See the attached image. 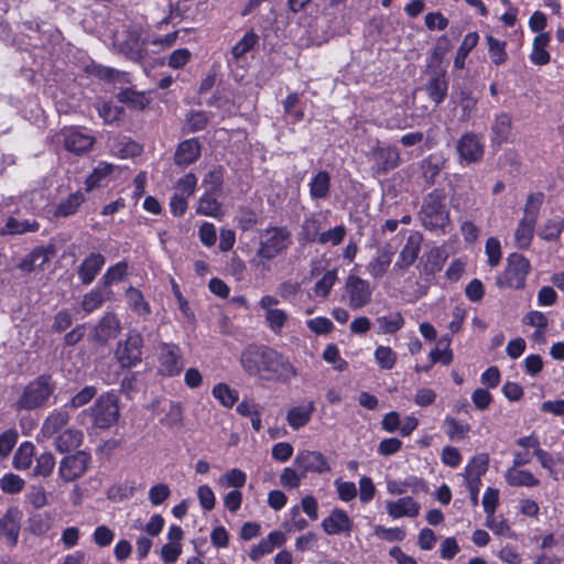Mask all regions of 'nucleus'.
<instances>
[{
	"mask_svg": "<svg viewBox=\"0 0 564 564\" xmlns=\"http://www.w3.org/2000/svg\"><path fill=\"white\" fill-rule=\"evenodd\" d=\"M240 365L249 376L265 381L285 383L297 376L289 357L265 345H248L240 355Z\"/></svg>",
	"mask_w": 564,
	"mask_h": 564,
	"instance_id": "1",
	"label": "nucleus"
},
{
	"mask_svg": "<svg viewBox=\"0 0 564 564\" xmlns=\"http://www.w3.org/2000/svg\"><path fill=\"white\" fill-rule=\"evenodd\" d=\"M57 382L51 373H42L29 381L19 392L12 408L15 412L43 409L55 397Z\"/></svg>",
	"mask_w": 564,
	"mask_h": 564,
	"instance_id": "2",
	"label": "nucleus"
},
{
	"mask_svg": "<svg viewBox=\"0 0 564 564\" xmlns=\"http://www.w3.org/2000/svg\"><path fill=\"white\" fill-rule=\"evenodd\" d=\"M419 217L422 226L430 231H445L449 224V210L445 204L443 191L434 189L422 203Z\"/></svg>",
	"mask_w": 564,
	"mask_h": 564,
	"instance_id": "3",
	"label": "nucleus"
},
{
	"mask_svg": "<svg viewBox=\"0 0 564 564\" xmlns=\"http://www.w3.org/2000/svg\"><path fill=\"white\" fill-rule=\"evenodd\" d=\"M151 36L144 28L134 25L128 28L121 35L115 37V46L127 58L134 62L144 61L148 55V46Z\"/></svg>",
	"mask_w": 564,
	"mask_h": 564,
	"instance_id": "4",
	"label": "nucleus"
},
{
	"mask_svg": "<svg viewBox=\"0 0 564 564\" xmlns=\"http://www.w3.org/2000/svg\"><path fill=\"white\" fill-rule=\"evenodd\" d=\"M542 202V193H532L528 196L523 216L514 231V243L518 249L525 250L531 246Z\"/></svg>",
	"mask_w": 564,
	"mask_h": 564,
	"instance_id": "5",
	"label": "nucleus"
},
{
	"mask_svg": "<svg viewBox=\"0 0 564 564\" xmlns=\"http://www.w3.org/2000/svg\"><path fill=\"white\" fill-rule=\"evenodd\" d=\"M291 245V232L286 227H271L260 236L257 256L264 260H272Z\"/></svg>",
	"mask_w": 564,
	"mask_h": 564,
	"instance_id": "6",
	"label": "nucleus"
},
{
	"mask_svg": "<svg viewBox=\"0 0 564 564\" xmlns=\"http://www.w3.org/2000/svg\"><path fill=\"white\" fill-rule=\"evenodd\" d=\"M90 413L97 427L108 429L112 426L119 417L117 395L112 392L101 394L90 408Z\"/></svg>",
	"mask_w": 564,
	"mask_h": 564,
	"instance_id": "7",
	"label": "nucleus"
},
{
	"mask_svg": "<svg viewBox=\"0 0 564 564\" xmlns=\"http://www.w3.org/2000/svg\"><path fill=\"white\" fill-rule=\"evenodd\" d=\"M203 183L208 185V188L199 198L196 213L204 216L218 217L221 205L215 194L221 188V175L217 171L209 172Z\"/></svg>",
	"mask_w": 564,
	"mask_h": 564,
	"instance_id": "8",
	"label": "nucleus"
},
{
	"mask_svg": "<svg viewBox=\"0 0 564 564\" xmlns=\"http://www.w3.org/2000/svg\"><path fill=\"white\" fill-rule=\"evenodd\" d=\"M429 76L423 89L427 97L435 106L441 105L447 97L448 80L446 77V69L441 65L429 64L426 69Z\"/></svg>",
	"mask_w": 564,
	"mask_h": 564,
	"instance_id": "9",
	"label": "nucleus"
},
{
	"mask_svg": "<svg viewBox=\"0 0 564 564\" xmlns=\"http://www.w3.org/2000/svg\"><path fill=\"white\" fill-rule=\"evenodd\" d=\"M143 339L139 333L130 332L124 341H119L115 356L123 368H130L141 361Z\"/></svg>",
	"mask_w": 564,
	"mask_h": 564,
	"instance_id": "10",
	"label": "nucleus"
},
{
	"mask_svg": "<svg viewBox=\"0 0 564 564\" xmlns=\"http://www.w3.org/2000/svg\"><path fill=\"white\" fill-rule=\"evenodd\" d=\"M64 148L76 155H83L95 144V137L79 127L64 128L59 133Z\"/></svg>",
	"mask_w": 564,
	"mask_h": 564,
	"instance_id": "11",
	"label": "nucleus"
},
{
	"mask_svg": "<svg viewBox=\"0 0 564 564\" xmlns=\"http://www.w3.org/2000/svg\"><path fill=\"white\" fill-rule=\"evenodd\" d=\"M345 290L348 296V306L359 310L371 302L372 289L367 280L350 274L346 279Z\"/></svg>",
	"mask_w": 564,
	"mask_h": 564,
	"instance_id": "12",
	"label": "nucleus"
},
{
	"mask_svg": "<svg viewBox=\"0 0 564 564\" xmlns=\"http://www.w3.org/2000/svg\"><path fill=\"white\" fill-rule=\"evenodd\" d=\"M159 371L166 377L181 373L184 364L181 349L175 344L161 343L159 345Z\"/></svg>",
	"mask_w": 564,
	"mask_h": 564,
	"instance_id": "13",
	"label": "nucleus"
},
{
	"mask_svg": "<svg viewBox=\"0 0 564 564\" xmlns=\"http://www.w3.org/2000/svg\"><path fill=\"white\" fill-rule=\"evenodd\" d=\"M530 261L522 254L513 252L507 258L505 278L508 286L522 289L530 272Z\"/></svg>",
	"mask_w": 564,
	"mask_h": 564,
	"instance_id": "14",
	"label": "nucleus"
},
{
	"mask_svg": "<svg viewBox=\"0 0 564 564\" xmlns=\"http://www.w3.org/2000/svg\"><path fill=\"white\" fill-rule=\"evenodd\" d=\"M22 517L18 507H10L0 518V541L9 547H14L19 542Z\"/></svg>",
	"mask_w": 564,
	"mask_h": 564,
	"instance_id": "15",
	"label": "nucleus"
},
{
	"mask_svg": "<svg viewBox=\"0 0 564 564\" xmlns=\"http://www.w3.org/2000/svg\"><path fill=\"white\" fill-rule=\"evenodd\" d=\"M89 460V454L84 451H78L73 455L65 456L59 463V477L66 482L82 477L88 467Z\"/></svg>",
	"mask_w": 564,
	"mask_h": 564,
	"instance_id": "16",
	"label": "nucleus"
},
{
	"mask_svg": "<svg viewBox=\"0 0 564 564\" xmlns=\"http://www.w3.org/2000/svg\"><path fill=\"white\" fill-rule=\"evenodd\" d=\"M293 465L302 471V476L307 473L323 474L330 469L326 458L319 452L301 451L293 460Z\"/></svg>",
	"mask_w": 564,
	"mask_h": 564,
	"instance_id": "17",
	"label": "nucleus"
},
{
	"mask_svg": "<svg viewBox=\"0 0 564 564\" xmlns=\"http://www.w3.org/2000/svg\"><path fill=\"white\" fill-rule=\"evenodd\" d=\"M373 169L378 174H387L400 164V153L393 147L378 145L371 151Z\"/></svg>",
	"mask_w": 564,
	"mask_h": 564,
	"instance_id": "18",
	"label": "nucleus"
},
{
	"mask_svg": "<svg viewBox=\"0 0 564 564\" xmlns=\"http://www.w3.org/2000/svg\"><path fill=\"white\" fill-rule=\"evenodd\" d=\"M456 150L460 160L468 164L478 162L484 155V145L474 132L464 133L457 141Z\"/></svg>",
	"mask_w": 564,
	"mask_h": 564,
	"instance_id": "19",
	"label": "nucleus"
},
{
	"mask_svg": "<svg viewBox=\"0 0 564 564\" xmlns=\"http://www.w3.org/2000/svg\"><path fill=\"white\" fill-rule=\"evenodd\" d=\"M352 525L347 512L339 508L333 509L329 516L322 521V528L328 535L344 534L350 536Z\"/></svg>",
	"mask_w": 564,
	"mask_h": 564,
	"instance_id": "20",
	"label": "nucleus"
},
{
	"mask_svg": "<svg viewBox=\"0 0 564 564\" xmlns=\"http://www.w3.org/2000/svg\"><path fill=\"white\" fill-rule=\"evenodd\" d=\"M70 421V411L67 406L62 405L53 409L44 419L41 426V434L50 438L55 434L63 432L62 430L67 426Z\"/></svg>",
	"mask_w": 564,
	"mask_h": 564,
	"instance_id": "21",
	"label": "nucleus"
},
{
	"mask_svg": "<svg viewBox=\"0 0 564 564\" xmlns=\"http://www.w3.org/2000/svg\"><path fill=\"white\" fill-rule=\"evenodd\" d=\"M423 237L420 232L415 231L409 235L406 242L403 246L397 262L393 265L394 270H405L411 267L419 257Z\"/></svg>",
	"mask_w": 564,
	"mask_h": 564,
	"instance_id": "22",
	"label": "nucleus"
},
{
	"mask_svg": "<svg viewBox=\"0 0 564 564\" xmlns=\"http://www.w3.org/2000/svg\"><path fill=\"white\" fill-rule=\"evenodd\" d=\"M106 263V258L98 252L89 253L77 269V274L84 285H89L94 282L98 273L101 271Z\"/></svg>",
	"mask_w": 564,
	"mask_h": 564,
	"instance_id": "23",
	"label": "nucleus"
},
{
	"mask_svg": "<svg viewBox=\"0 0 564 564\" xmlns=\"http://www.w3.org/2000/svg\"><path fill=\"white\" fill-rule=\"evenodd\" d=\"M120 330V321L115 313L109 312L96 325L94 338L98 343L106 344L108 340L116 338Z\"/></svg>",
	"mask_w": 564,
	"mask_h": 564,
	"instance_id": "24",
	"label": "nucleus"
},
{
	"mask_svg": "<svg viewBox=\"0 0 564 564\" xmlns=\"http://www.w3.org/2000/svg\"><path fill=\"white\" fill-rule=\"evenodd\" d=\"M307 186L312 200H326L330 195L332 176L327 171L321 170L311 177Z\"/></svg>",
	"mask_w": 564,
	"mask_h": 564,
	"instance_id": "25",
	"label": "nucleus"
},
{
	"mask_svg": "<svg viewBox=\"0 0 564 564\" xmlns=\"http://www.w3.org/2000/svg\"><path fill=\"white\" fill-rule=\"evenodd\" d=\"M40 227V223L35 219H20L18 217L10 216L7 218L4 225L0 227V236H17L35 232Z\"/></svg>",
	"mask_w": 564,
	"mask_h": 564,
	"instance_id": "26",
	"label": "nucleus"
},
{
	"mask_svg": "<svg viewBox=\"0 0 564 564\" xmlns=\"http://www.w3.org/2000/svg\"><path fill=\"white\" fill-rule=\"evenodd\" d=\"M387 512L393 519L402 517H416L420 512V505L412 497H403L397 501H388Z\"/></svg>",
	"mask_w": 564,
	"mask_h": 564,
	"instance_id": "27",
	"label": "nucleus"
},
{
	"mask_svg": "<svg viewBox=\"0 0 564 564\" xmlns=\"http://www.w3.org/2000/svg\"><path fill=\"white\" fill-rule=\"evenodd\" d=\"M200 155V143L197 139H188L181 142L174 154V162L180 166L194 163Z\"/></svg>",
	"mask_w": 564,
	"mask_h": 564,
	"instance_id": "28",
	"label": "nucleus"
},
{
	"mask_svg": "<svg viewBox=\"0 0 564 564\" xmlns=\"http://www.w3.org/2000/svg\"><path fill=\"white\" fill-rule=\"evenodd\" d=\"M84 435L83 432L75 429L68 427L63 432L58 433L54 440V447L59 453H68L75 451L80 446Z\"/></svg>",
	"mask_w": 564,
	"mask_h": 564,
	"instance_id": "29",
	"label": "nucleus"
},
{
	"mask_svg": "<svg viewBox=\"0 0 564 564\" xmlns=\"http://www.w3.org/2000/svg\"><path fill=\"white\" fill-rule=\"evenodd\" d=\"M512 129V117L508 112H500L495 116L491 124V142L502 144L508 141Z\"/></svg>",
	"mask_w": 564,
	"mask_h": 564,
	"instance_id": "30",
	"label": "nucleus"
},
{
	"mask_svg": "<svg viewBox=\"0 0 564 564\" xmlns=\"http://www.w3.org/2000/svg\"><path fill=\"white\" fill-rule=\"evenodd\" d=\"M315 411L313 401L306 404L293 406L288 411L286 421L293 430H300L305 426L310 421Z\"/></svg>",
	"mask_w": 564,
	"mask_h": 564,
	"instance_id": "31",
	"label": "nucleus"
},
{
	"mask_svg": "<svg viewBox=\"0 0 564 564\" xmlns=\"http://www.w3.org/2000/svg\"><path fill=\"white\" fill-rule=\"evenodd\" d=\"M111 294L112 292L110 290H106L98 283L93 290L84 295L82 307L87 314H90L100 308L102 304L111 297Z\"/></svg>",
	"mask_w": 564,
	"mask_h": 564,
	"instance_id": "32",
	"label": "nucleus"
},
{
	"mask_svg": "<svg viewBox=\"0 0 564 564\" xmlns=\"http://www.w3.org/2000/svg\"><path fill=\"white\" fill-rule=\"evenodd\" d=\"M446 160L440 154H430L421 163L422 175L426 184L434 185Z\"/></svg>",
	"mask_w": 564,
	"mask_h": 564,
	"instance_id": "33",
	"label": "nucleus"
},
{
	"mask_svg": "<svg viewBox=\"0 0 564 564\" xmlns=\"http://www.w3.org/2000/svg\"><path fill=\"white\" fill-rule=\"evenodd\" d=\"M85 194L80 191L69 194L63 198L56 206L54 215L56 217H69L76 214L79 206L85 202Z\"/></svg>",
	"mask_w": 564,
	"mask_h": 564,
	"instance_id": "34",
	"label": "nucleus"
},
{
	"mask_svg": "<svg viewBox=\"0 0 564 564\" xmlns=\"http://www.w3.org/2000/svg\"><path fill=\"white\" fill-rule=\"evenodd\" d=\"M505 479L510 486L517 487H536L540 480L529 470H521L514 467L509 468L505 474Z\"/></svg>",
	"mask_w": 564,
	"mask_h": 564,
	"instance_id": "35",
	"label": "nucleus"
},
{
	"mask_svg": "<svg viewBox=\"0 0 564 564\" xmlns=\"http://www.w3.org/2000/svg\"><path fill=\"white\" fill-rule=\"evenodd\" d=\"M35 454V446L32 442L25 441L20 444L14 453L12 465L18 470H26L31 467Z\"/></svg>",
	"mask_w": 564,
	"mask_h": 564,
	"instance_id": "36",
	"label": "nucleus"
},
{
	"mask_svg": "<svg viewBox=\"0 0 564 564\" xmlns=\"http://www.w3.org/2000/svg\"><path fill=\"white\" fill-rule=\"evenodd\" d=\"M379 334H394L404 325V318L400 312H393L376 319Z\"/></svg>",
	"mask_w": 564,
	"mask_h": 564,
	"instance_id": "37",
	"label": "nucleus"
},
{
	"mask_svg": "<svg viewBox=\"0 0 564 564\" xmlns=\"http://www.w3.org/2000/svg\"><path fill=\"white\" fill-rule=\"evenodd\" d=\"M127 273L128 262L119 261L107 269L98 283L101 284L106 290H109L111 284L122 281Z\"/></svg>",
	"mask_w": 564,
	"mask_h": 564,
	"instance_id": "38",
	"label": "nucleus"
},
{
	"mask_svg": "<svg viewBox=\"0 0 564 564\" xmlns=\"http://www.w3.org/2000/svg\"><path fill=\"white\" fill-rule=\"evenodd\" d=\"M479 35L477 32H470L465 35L462 44L459 45L454 59L456 68H464L465 61L473 48L478 44Z\"/></svg>",
	"mask_w": 564,
	"mask_h": 564,
	"instance_id": "39",
	"label": "nucleus"
},
{
	"mask_svg": "<svg viewBox=\"0 0 564 564\" xmlns=\"http://www.w3.org/2000/svg\"><path fill=\"white\" fill-rule=\"evenodd\" d=\"M259 36L253 32H247L231 48V58L235 62L241 59L248 52H250L258 43Z\"/></svg>",
	"mask_w": 564,
	"mask_h": 564,
	"instance_id": "40",
	"label": "nucleus"
},
{
	"mask_svg": "<svg viewBox=\"0 0 564 564\" xmlns=\"http://www.w3.org/2000/svg\"><path fill=\"white\" fill-rule=\"evenodd\" d=\"M126 299L129 307L138 315H149L150 305L144 300L142 292L133 286H129L126 290Z\"/></svg>",
	"mask_w": 564,
	"mask_h": 564,
	"instance_id": "41",
	"label": "nucleus"
},
{
	"mask_svg": "<svg viewBox=\"0 0 564 564\" xmlns=\"http://www.w3.org/2000/svg\"><path fill=\"white\" fill-rule=\"evenodd\" d=\"M443 426L451 441L464 440L470 431L469 424H463L453 416H446Z\"/></svg>",
	"mask_w": 564,
	"mask_h": 564,
	"instance_id": "42",
	"label": "nucleus"
},
{
	"mask_svg": "<svg viewBox=\"0 0 564 564\" xmlns=\"http://www.w3.org/2000/svg\"><path fill=\"white\" fill-rule=\"evenodd\" d=\"M486 40L491 62L497 66L505 64L508 59L506 51L507 43L494 37L492 35H487Z\"/></svg>",
	"mask_w": 564,
	"mask_h": 564,
	"instance_id": "43",
	"label": "nucleus"
},
{
	"mask_svg": "<svg viewBox=\"0 0 564 564\" xmlns=\"http://www.w3.org/2000/svg\"><path fill=\"white\" fill-rule=\"evenodd\" d=\"M338 278H337V270H327L323 276L315 283L313 288L314 296L326 299L333 286L336 284Z\"/></svg>",
	"mask_w": 564,
	"mask_h": 564,
	"instance_id": "44",
	"label": "nucleus"
},
{
	"mask_svg": "<svg viewBox=\"0 0 564 564\" xmlns=\"http://www.w3.org/2000/svg\"><path fill=\"white\" fill-rule=\"evenodd\" d=\"M563 230H564V219L556 217V218L546 220L544 223V225L540 228L538 235L543 240L555 241L560 238Z\"/></svg>",
	"mask_w": 564,
	"mask_h": 564,
	"instance_id": "45",
	"label": "nucleus"
},
{
	"mask_svg": "<svg viewBox=\"0 0 564 564\" xmlns=\"http://www.w3.org/2000/svg\"><path fill=\"white\" fill-rule=\"evenodd\" d=\"M97 394V388L94 386H86L80 391H78L72 399L65 403V406L69 409V411L77 410L82 406L88 404Z\"/></svg>",
	"mask_w": 564,
	"mask_h": 564,
	"instance_id": "46",
	"label": "nucleus"
},
{
	"mask_svg": "<svg viewBox=\"0 0 564 564\" xmlns=\"http://www.w3.org/2000/svg\"><path fill=\"white\" fill-rule=\"evenodd\" d=\"M55 467V458L51 452H44L36 457V464L32 471L34 477H48Z\"/></svg>",
	"mask_w": 564,
	"mask_h": 564,
	"instance_id": "47",
	"label": "nucleus"
},
{
	"mask_svg": "<svg viewBox=\"0 0 564 564\" xmlns=\"http://www.w3.org/2000/svg\"><path fill=\"white\" fill-rule=\"evenodd\" d=\"M117 98L120 102L138 110L144 109L148 105V99L145 98L144 94L138 93L130 88L121 90L117 95Z\"/></svg>",
	"mask_w": 564,
	"mask_h": 564,
	"instance_id": "48",
	"label": "nucleus"
},
{
	"mask_svg": "<svg viewBox=\"0 0 564 564\" xmlns=\"http://www.w3.org/2000/svg\"><path fill=\"white\" fill-rule=\"evenodd\" d=\"M488 469V458L485 455L474 457L465 467L466 479L480 480Z\"/></svg>",
	"mask_w": 564,
	"mask_h": 564,
	"instance_id": "49",
	"label": "nucleus"
},
{
	"mask_svg": "<svg viewBox=\"0 0 564 564\" xmlns=\"http://www.w3.org/2000/svg\"><path fill=\"white\" fill-rule=\"evenodd\" d=\"M264 319L270 330L278 335L281 334L285 326L289 315L281 308L270 310L269 312H265Z\"/></svg>",
	"mask_w": 564,
	"mask_h": 564,
	"instance_id": "50",
	"label": "nucleus"
},
{
	"mask_svg": "<svg viewBox=\"0 0 564 564\" xmlns=\"http://www.w3.org/2000/svg\"><path fill=\"white\" fill-rule=\"evenodd\" d=\"M213 395L224 406L231 408L238 400V393L226 383H218L213 388Z\"/></svg>",
	"mask_w": 564,
	"mask_h": 564,
	"instance_id": "51",
	"label": "nucleus"
},
{
	"mask_svg": "<svg viewBox=\"0 0 564 564\" xmlns=\"http://www.w3.org/2000/svg\"><path fill=\"white\" fill-rule=\"evenodd\" d=\"M347 234V229L344 225L335 226L326 231L321 232L318 243L319 245H330L338 246L343 242L345 236Z\"/></svg>",
	"mask_w": 564,
	"mask_h": 564,
	"instance_id": "52",
	"label": "nucleus"
},
{
	"mask_svg": "<svg viewBox=\"0 0 564 564\" xmlns=\"http://www.w3.org/2000/svg\"><path fill=\"white\" fill-rule=\"evenodd\" d=\"M375 359L383 370H390L397 362V354L388 346H378L375 350Z\"/></svg>",
	"mask_w": 564,
	"mask_h": 564,
	"instance_id": "53",
	"label": "nucleus"
},
{
	"mask_svg": "<svg viewBox=\"0 0 564 564\" xmlns=\"http://www.w3.org/2000/svg\"><path fill=\"white\" fill-rule=\"evenodd\" d=\"M24 485L25 481L19 475L12 473L6 474L0 479L1 490L10 495L19 494L20 491H22Z\"/></svg>",
	"mask_w": 564,
	"mask_h": 564,
	"instance_id": "54",
	"label": "nucleus"
},
{
	"mask_svg": "<svg viewBox=\"0 0 564 564\" xmlns=\"http://www.w3.org/2000/svg\"><path fill=\"white\" fill-rule=\"evenodd\" d=\"M477 98H475L470 91L468 90H460L459 98H458V105L462 108V116L460 120L466 121L468 120L474 111L476 110L477 105Z\"/></svg>",
	"mask_w": 564,
	"mask_h": 564,
	"instance_id": "55",
	"label": "nucleus"
},
{
	"mask_svg": "<svg viewBox=\"0 0 564 564\" xmlns=\"http://www.w3.org/2000/svg\"><path fill=\"white\" fill-rule=\"evenodd\" d=\"M302 235L308 242H317L321 236V221L315 217H307L302 224Z\"/></svg>",
	"mask_w": 564,
	"mask_h": 564,
	"instance_id": "56",
	"label": "nucleus"
},
{
	"mask_svg": "<svg viewBox=\"0 0 564 564\" xmlns=\"http://www.w3.org/2000/svg\"><path fill=\"white\" fill-rule=\"evenodd\" d=\"M19 433L15 429H9L0 434V457L6 458L17 445Z\"/></svg>",
	"mask_w": 564,
	"mask_h": 564,
	"instance_id": "57",
	"label": "nucleus"
},
{
	"mask_svg": "<svg viewBox=\"0 0 564 564\" xmlns=\"http://www.w3.org/2000/svg\"><path fill=\"white\" fill-rule=\"evenodd\" d=\"M247 475L245 471L232 468L220 477V482L226 487H234L239 490L246 484Z\"/></svg>",
	"mask_w": 564,
	"mask_h": 564,
	"instance_id": "58",
	"label": "nucleus"
},
{
	"mask_svg": "<svg viewBox=\"0 0 564 564\" xmlns=\"http://www.w3.org/2000/svg\"><path fill=\"white\" fill-rule=\"evenodd\" d=\"M111 173V165L100 163L86 180V191L89 192L99 186L101 181Z\"/></svg>",
	"mask_w": 564,
	"mask_h": 564,
	"instance_id": "59",
	"label": "nucleus"
},
{
	"mask_svg": "<svg viewBox=\"0 0 564 564\" xmlns=\"http://www.w3.org/2000/svg\"><path fill=\"white\" fill-rule=\"evenodd\" d=\"M373 534L377 538L388 542H401L405 538L404 530L400 528H386L383 525H376L373 529Z\"/></svg>",
	"mask_w": 564,
	"mask_h": 564,
	"instance_id": "60",
	"label": "nucleus"
},
{
	"mask_svg": "<svg viewBox=\"0 0 564 564\" xmlns=\"http://www.w3.org/2000/svg\"><path fill=\"white\" fill-rule=\"evenodd\" d=\"M303 478L305 476H302V471L299 474L294 468L285 467L280 475V484L286 489H295L300 487Z\"/></svg>",
	"mask_w": 564,
	"mask_h": 564,
	"instance_id": "61",
	"label": "nucleus"
},
{
	"mask_svg": "<svg viewBox=\"0 0 564 564\" xmlns=\"http://www.w3.org/2000/svg\"><path fill=\"white\" fill-rule=\"evenodd\" d=\"M307 328L316 335H326L334 328L333 322L323 316L306 321Z\"/></svg>",
	"mask_w": 564,
	"mask_h": 564,
	"instance_id": "62",
	"label": "nucleus"
},
{
	"mask_svg": "<svg viewBox=\"0 0 564 564\" xmlns=\"http://www.w3.org/2000/svg\"><path fill=\"white\" fill-rule=\"evenodd\" d=\"M485 252L488 257V263L491 267L498 265L501 260L500 241L495 237L488 238L485 246Z\"/></svg>",
	"mask_w": 564,
	"mask_h": 564,
	"instance_id": "63",
	"label": "nucleus"
},
{
	"mask_svg": "<svg viewBox=\"0 0 564 564\" xmlns=\"http://www.w3.org/2000/svg\"><path fill=\"white\" fill-rule=\"evenodd\" d=\"M98 112L107 124L118 121L123 113L120 107L113 106L110 102L101 104L98 107Z\"/></svg>",
	"mask_w": 564,
	"mask_h": 564,
	"instance_id": "64",
	"label": "nucleus"
}]
</instances>
